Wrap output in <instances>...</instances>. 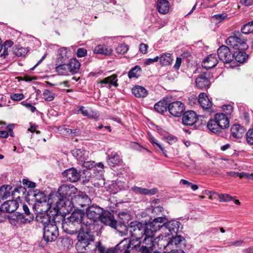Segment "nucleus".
<instances>
[{
	"instance_id": "1",
	"label": "nucleus",
	"mask_w": 253,
	"mask_h": 253,
	"mask_svg": "<svg viewBox=\"0 0 253 253\" xmlns=\"http://www.w3.org/2000/svg\"><path fill=\"white\" fill-rule=\"evenodd\" d=\"M155 219L150 222L142 223L137 221H132L127 224V232H129L131 236L141 239L143 238L144 244H150L155 237L156 228H158Z\"/></svg>"
},
{
	"instance_id": "2",
	"label": "nucleus",
	"mask_w": 253,
	"mask_h": 253,
	"mask_svg": "<svg viewBox=\"0 0 253 253\" xmlns=\"http://www.w3.org/2000/svg\"><path fill=\"white\" fill-rule=\"evenodd\" d=\"M85 212L81 210H75L71 215L63 221V231L70 235L77 234L81 230L86 228Z\"/></svg>"
},
{
	"instance_id": "3",
	"label": "nucleus",
	"mask_w": 253,
	"mask_h": 253,
	"mask_svg": "<svg viewBox=\"0 0 253 253\" xmlns=\"http://www.w3.org/2000/svg\"><path fill=\"white\" fill-rule=\"evenodd\" d=\"M95 230H88V226H86L84 230H81L77 233L78 241L76 244L77 251L87 250L88 252H92V248L94 247L95 237L91 234V232Z\"/></svg>"
},
{
	"instance_id": "4",
	"label": "nucleus",
	"mask_w": 253,
	"mask_h": 253,
	"mask_svg": "<svg viewBox=\"0 0 253 253\" xmlns=\"http://www.w3.org/2000/svg\"><path fill=\"white\" fill-rule=\"evenodd\" d=\"M167 235L163 236L162 239L158 240V245L163 246L164 249L170 250V252H173L174 253H185L184 251L179 249H174V248H182V246L185 245V239L181 235L175 234V236L172 235L171 237L167 238Z\"/></svg>"
},
{
	"instance_id": "5",
	"label": "nucleus",
	"mask_w": 253,
	"mask_h": 253,
	"mask_svg": "<svg viewBox=\"0 0 253 253\" xmlns=\"http://www.w3.org/2000/svg\"><path fill=\"white\" fill-rule=\"evenodd\" d=\"M57 198L55 204L52 203L47 204V214L50 216H53V218H55V216L59 215L63 216L70 211L69 206H67V205H70L71 201L69 199H64L57 195Z\"/></svg>"
},
{
	"instance_id": "6",
	"label": "nucleus",
	"mask_w": 253,
	"mask_h": 253,
	"mask_svg": "<svg viewBox=\"0 0 253 253\" xmlns=\"http://www.w3.org/2000/svg\"><path fill=\"white\" fill-rule=\"evenodd\" d=\"M157 225L156 232L160 230L165 232L166 235L169 236L173 233L176 234L178 231L180 223L176 220L168 221L166 217H158L155 218Z\"/></svg>"
},
{
	"instance_id": "7",
	"label": "nucleus",
	"mask_w": 253,
	"mask_h": 253,
	"mask_svg": "<svg viewBox=\"0 0 253 253\" xmlns=\"http://www.w3.org/2000/svg\"><path fill=\"white\" fill-rule=\"evenodd\" d=\"M103 211L104 210L96 205H92L87 208L85 224L88 226V230H96V227L98 226L99 219Z\"/></svg>"
},
{
	"instance_id": "8",
	"label": "nucleus",
	"mask_w": 253,
	"mask_h": 253,
	"mask_svg": "<svg viewBox=\"0 0 253 253\" xmlns=\"http://www.w3.org/2000/svg\"><path fill=\"white\" fill-rule=\"evenodd\" d=\"M44 219L45 220H42L43 224V240L47 243L52 242L59 235L58 227L56 224L50 223L49 217L44 218Z\"/></svg>"
},
{
	"instance_id": "9",
	"label": "nucleus",
	"mask_w": 253,
	"mask_h": 253,
	"mask_svg": "<svg viewBox=\"0 0 253 253\" xmlns=\"http://www.w3.org/2000/svg\"><path fill=\"white\" fill-rule=\"evenodd\" d=\"M226 43L235 50H246L248 45L246 40L240 33L229 37L226 41Z\"/></svg>"
},
{
	"instance_id": "10",
	"label": "nucleus",
	"mask_w": 253,
	"mask_h": 253,
	"mask_svg": "<svg viewBox=\"0 0 253 253\" xmlns=\"http://www.w3.org/2000/svg\"><path fill=\"white\" fill-rule=\"evenodd\" d=\"M212 79L213 75L210 71H202L196 78V85L197 88L201 89L209 88L211 84V80Z\"/></svg>"
},
{
	"instance_id": "11",
	"label": "nucleus",
	"mask_w": 253,
	"mask_h": 253,
	"mask_svg": "<svg viewBox=\"0 0 253 253\" xmlns=\"http://www.w3.org/2000/svg\"><path fill=\"white\" fill-rule=\"evenodd\" d=\"M30 201L33 202L34 205H37L39 204L46 203V197L43 192L39 190L29 189L28 191L27 202Z\"/></svg>"
},
{
	"instance_id": "12",
	"label": "nucleus",
	"mask_w": 253,
	"mask_h": 253,
	"mask_svg": "<svg viewBox=\"0 0 253 253\" xmlns=\"http://www.w3.org/2000/svg\"><path fill=\"white\" fill-rule=\"evenodd\" d=\"M119 220L117 221L119 224V230H117L121 235H126L127 234V225L129 220L131 219L130 214L127 212H120L118 214Z\"/></svg>"
},
{
	"instance_id": "13",
	"label": "nucleus",
	"mask_w": 253,
	"mask_h": 253,
	"mask_svg": "<svg viewBox=\"0 0 253 253\" xmlns=\"http://www.w3.org/2000/svg\"><path fill=\"white\" fill-rule=\"evenodd\" d=\"M218 58L224 63H230L233 61V55L229 47L222 45L217 50Z\"/></svg>"
},
{
	"instance_id": "14",
	"label": "nucleus",
	"mask_w": 253,
	"mask_h": 253,
	"mask_svg": "<svg viewBox=\"0 0 253 253\" xmlns=\"http://www.w3.org/2000/svg\"><path fill=\"white\" fill-rule=\"evenodd\" d=\"M77 188L71 184H63L60 186L58 189L57 195L64 199H69L72 198L73 195L76 193Z\"/></svg>"
},
{
	"instance_id": "15",
	"label": "nucleus",
	"mask_w": 253,
	"mask_h": 253,
	"mask_svg": "<svg viewBox=\"0 0 253 253\" xmlns=\"http://www.w3.org/2000/svg\"><path fill=\"white\" fill-rule=\"evenodd\" d=\"M199 120L198 115L193 111H188L183 113L182 118V124L187 126H192L194 125V127L197 126V124L198 123Z\"/></svg>"
},
{
	"instance_id": "16",
	"label": "nucleus",
	"mask_w": 253,
	"mask_h": 253,
	"mask_svg": "<svg viewBox=\"0 0 253 253\" xmlns=\"http://www.w3.org/2000/svg\"><path fill=\"white\" fill-rule=\"evenodd\" d=\"M99 220L104 225H109L117 230H119V224L110 212L103 211Z\"/></svg>"
},
{
	"instance_id": "17",
	"label": "nucleus",
	"mask_w": 253,
	"mask_h": 253,
	"mask_svg": "<svg viewBox=\"0 0 253 253\" xmlns=\"http://www.w3.org/2000/svg\"><path fill=\"white\" fill-rule=\"evenodd\" d=\"M168 110L171 115L178 117L183 114L185 105L181 101H174L169 104Z\"/></svg>"
},
{
	"instance_id": "18",
	"label": "nucleus",
	"mask_w": 253,
	"mask_h": 253,
	"mask_svg": "<svg viewBox=\"0 0 253 253\" xmlns=\"http://www.w3.org/2000/svg\"><path fill=\"white\" fill-rule=\"evenodd\" d=\"M63 177L71 182L78 181L81 178L80 171H78L75 168H71L66 169L62 172Z\"/></svg>"
},
{
	"instance_id": "19",
	"label": "nucleus",
	"mask_w": 253,
	"mask_h": 253,
	"mask_svg": "<svg viewBox=\"0 0 253 253\" xmlns=\"http://www.w3.org/2000/svg\"><path fill=\"white\" fill-rule=\"evenodd\" d=\"M11 196L12 198L18 202L20 199L24 198L27 201L28 191L27 189L22 186L15 187L13 190H11Z\"/></svg>"
},
{
	"instance_id": "20",
	"label": "nucleus",
	"mask_w": 253,
	"mask_h": 253,
	"mask_svg": "<svg viewBox=\"0 0 253 253\" xmlns=\"http://www.w3.org/2000/svg\"><path fill=\"white\" fill-rule=\"evenodd\" d=\"M18 207V202L15 200L6 201L0 206L2 212H4L5 214L15 211Z\"/></svg>"
},
{
	"instance_id": "21",
	"label": "nucleus",
	"mask_w": 253,
	"mask_h": 253,
	"mask_svg": "<svg viewBox=\"0 0 253 253\" xmlns=\"http://www.w3.org/2000/svg\"><path fill=\"white\" fill-rule=\"evenodd\" d=\"M229 116L223 113H217L215 115L214 119L218 123L221 129L228 128L229 126Z\"/></svg>"
},
{
	"instance_id": "22",
	"label": "nucleus",
	"mask_w": 253,
	"mask_h": 253,
	"mask_svg": "<svg viewBox=\"0 0 253 253\" xmlns=\"http://www.w3.org/2000/svg\"><path fill=\"white\" fill-rule=\"evenodd\" d=\"M218 61L216 57L215 54H211L203 60L202 66L204 68L207 69H211L214 67L218 63Z\"/></svg>"
},
{
	"instance_id": "23",
	"label": "nucleus",
	"mask_w": 253,
	"mask_h": 253,
	"mask_svg": "<svg viewBox=\"0 0 253 253\" xmlns=\"http://www.w3.org/2000/svg\"><path fill=\"white\" fill-rule=\"evenodd\" d=\"M72 153L79 161V164L82 163L88 159L89 152L82 149H75L72 151Z\"/></svg>"
},
{
	"instance_id": "24",
	"label": "nucleus",
	"mask_w": 253,
	"mask_h": 253,
	"mask_svg": "<svg viewBox=\"0 0 253 253\" xmlns=\"http://www.w3.org/2000/svg\"><path fill=\"white\" fill-rule=\"evenodd\" d=\"M112 48L105 44H98L93 49V53L96 54H101L105 56H109L112 53Z\"/></svg>"
},
{
	"instance_id": "25",
	"label": "nucleus",
	"mask_w": 253,
	"mask_h": 253,
	"mask_svg": "<svg viewBox=\"0 0 253 253\" xmlns=\"http://www.w3.org/2000/svg\"><path fill=\"white\" fill-rule=\"evenodd\" d=\"M131 190L136 194L144 195H154L158 191V189L155 188L149 189L135 186L132 187Z\"/></svg>"
},
{
	"instance_id": "26",
	"label": "nucleus",
	"mask_w": 253,
	"mask_h": 253,
	"mask_svg": "<svg viewBox=\"0 0 253 253\" xmlns=\"http://www.w3.org/2000/svg\"><path fill=\"white\" fill-rule=\"evenodd\" d=\"M198 102L204 110H209L212 107V102L205 92L201 93L199 95Z\"/></svg>"
},
{
	"instance_id": "27",
	"label": "nucleus",
	"mask_w": 253,
	"mask_h": 253,
	"mask_svg": "<svg viewBox=\"0 0 253 253\" xmlns=\"http://www.w3.org/2000/svg\"><path fill=\"white\" fill-rule=\"evenodd\" d=\"M122 162V159L117 152H112L107 155V162L110 167H115L119 165Z\"/></svg>"
},
{
	"instance_id": "28",
	"label": "nucleus",
	"mask_w": 253,
	"mask_h": 253,
	"mask_svg": "<svg viewBox=\"0 0 253 253\" xmlns=\"http://www.w3.org/2000/svg\"><path fill=\"white\" fill-rule=\"evenodd\" d=\"M118 81L117 76L116 74H113L104 78L103 80H100L97 84H100V87H104L102 85L103 84H109L110 85H112L115 87H117L118 86V84H117Z\"/></svg>"
},
{
	"instance_id": "29",
	"label": "nucleus",
	"mask_w": 253,
	"mask_h": 253,
	"mask_svg": "<svg viewBox=\"0 0 253 253\" xmlns=\"http://www.w3.org/2000/svg\"><path fill=\"white\" fill-rule=\"evenodd\" d=\"M245 128L240 125H234L231 128V132L233 137L241 138L245 133Z\"/></svg>"
},
{
	"instance_id": "30",
	"label": "nucleus",
	"mask_w": 253,
	"mask_h": 253,
	"mask_svg": "<svg viewBox=\"0 0 253 253\" xmlns=\"http://www.w3.org/2000/svg\"><path fill=\"white\" fill-rule=\"evenodd\" d=\"M12 186L10 185H3L0 187V202L11 196Z\"/></svg>"
},
{
	"instance_id": "31",
	"label": "nucleus",
	"mask_w": 253,
	"mask_h": 253,
	"mask_svg": "<svg viewBox=\"0 0 253 253\" xmlns=\"http://www.w3.org/2000/svg\"><path fill=\"white\" fill-rule=\"evenodd\" d=\"M115 250L117 253H130L132 250L127 244V241L124 239L116 245Z\"/></svg>"
},
{
	"instance_id": "32",
	"label": "nucleus",
	"mask_w": 253,
	"mask_h": 253,
	"mask_svg": "<svg viewBox=\"0 0 253 253\" xmlns=\"http://www.w3.org/2000/svg\"><path fill=\"white\" fill-rule=\"evenodd\" d=\"M169 4L167 0H158L157 4V8L158 12L161 14H166L169 11Z\"/></svg>"
},
{
	"instance_id": "33",
	"label": "nucleus",
	"mask_w": 253,
	"mask_h": 253,
	"mask_svg": "<svg viewBox=\"0 0 253 253\" xmlns=\"http://www.w3.org/2000/svg\"><path fill=\"white\" fill-rule=\"evenodd\" d=\"M233 53V60L235 59L238 62L244 63L247 61L249 55L244 51V50H236Z\"/></svg>"
},
{
	"instance_id": "34",
	"label": "nucleus",
	"mask_w": 253,
	"mask_h": 253,
	"mask_svg": "<svg viewBox=\"0 0 253 253\" xmlns=\"http://www.w3.org/2000/svg\"><path fill=\"white\" fill-rule=\"evenodd\" d=\"M132 94L137 98L145 97L148 94L147 90L143 86L136 85L132 88Z\"/></svg>"
},
{
	"instance_id": "35",
	"label": "nucleus",
	"mask_w": 253,
	"mask_h": 253,
	"mask_svg": "<svg viewBox=\"0 0 253 253\" xmlns=\"http://www.w3.org/2000/svg\"><path fill=\"white\" fill-rule=\"evenodd\" d=\"M67 65H68L70 73L72 75L78 73L81 66L79 61L74 58H71Z\"/></svg>"
},
{
	"instance_id": "36",
	"label": "nucleus",
	"mask_w": 253,
	"mask_h": 253,
	"mask_svg": "<svg viewBox=\"0 0 253 253\" xmlns=\"http://www.w3.org/2000/svg\"><path fill=\"white\" fill-rule=\"evenodd\" d=\"M168 106L169 104L167 100L164 99L156 103L154 105V109L156 112L160 114H163L167 111Z\"/></svg>"
},
{
	"instance_id": "37",
	"label": "nucleus",
	"mask_w": 253,
	"mask_h": 253,
	"mask_svg": "<svg viewBox=\"0 0 253 253\" xmlns=\"http://www.w3.org/2000/svg\"><path fill=\"white\" fill-rule=\"evenodd\" d=\"M208 129L212 132L214 133H219L221 131V128L219 126L218 123L214 118L211 119L207 125Z\"/></svg>"
},
{
	"instance_id": "38",
	"label": "nucleus",
	"mask_w": 253,
	"mask_h": 253,
	"mask_svg": "<svg viewBox=\"0 0 253 253\" xmlns=\"http://www.w3.org/2000/svg\"><path fill=\"white\" fill-rule=\"evenodd\" d=\"M156 239L154 238L152 242L150 244H145L146 246H142L139 248L137 253H152L153 251V248L155 246V241Z\"/></svg>"
},
{
	"instance_id": "39",
	"label": "nucleus",
	"mask_w": 253,
	"mask_h": 253,
	"mask_svg": "<svg viewBox=\"0 0 253 253\" xmlns=\"http://www.w3.org/2000/svg\"><path fill=\"white\" fill-rule=\"evenodd\" d=\"M172 60V54L169 53H163L160 57V63L163 66H167L171 64Z\"/></svg>"
},
{
	"instance_id": "40",
	"label": "nucleus",
	"mask_w": 253,
	"mask_h": 253,
	"mask_svg": "<svg viewBox=\"0 0 253 253\" xmlns=\"http://www.w3.org/2000/svg\"><path fill=\"white\" fill-rule=\"evenodd\" d=\"M124 240L127 241V244L132 250L140 247L141 243V239H137L136 238L131 236V238H125Z\"/></svg>"
},
{
	"instance_id": "41",
	"label": "nucleus",
	"mask_w": 253,
	"mask_h": 253,
	"mask_svg": "<svg viewBox=\"0 0 253 253\" xmlns=\"http://www.w3.org/2000/svg\"><path fill=\"white\" fill-rule=\"evenodd\" d=\"M20 218V226L32 222L34 219V215H25L23 213H19Z\"/></svg>"
},
{
	"instance_id": "42",
	"label": "nucleus",
	"mask_w": 253,
	"mask_h": 253,
	"mask_svg": "<svg viewBox=\"0 0 253 253\" xmlns=\"http://www.w3.org/2000/svg\"><path fill=\"white\" fill-rule=\"evenodd\" d=\"M56 72L60 75L65 76L70 73L67 64H60L56 67Z\"/></svg>"
},
{
	"instance_id": "43",
	"label": "nucleus",
	"mask_w": 253,
	"mask_h": 253,
	"mask_svg": "<svg viewBox=\"0 0 253 253\" xmlns=\"http://www.w3.org/2000/svg\"><path fill=\"white\" fill-rule=\"evenodd\" d=\"M142 70L140 67L138 65H136L128 73V77L129 79L133 78H138L140 76Z\"/></svg>"
},
{
	"instance_id": "44",
	"label": "nucleus",
	"mask_w": 253,
	"mask_h": 253,
	"mask_svg": "<svg viewBox=\"0 0 253 253\" xmlns=\"http://www.w3.org/2000/svg\"><path fill=\"white\" fill-rule=\"evenodd\" d=\"M19 212H16L12 215H6V218H8L9 223L13 226H20V218L19 216Z\"/></svg>"
},
{
	"instance_id": "45",
	"label": "nucleus",
	"mask_w": 253,
	"mask_h": 253,
	"mask_svg": "<svg viewBox=\"0 0 253 253\" xmlns=\"http://www.w3.org/2000/svg\"><path fill=\"white\" fill-rule=\"evenodd\" d=\"M241 31L242 33L245 34H249L253 32V20L244 25L241 27Z\"/></svg>"
},
{
	"instance_id": "46",
	"label": "nucleus",
	"mask_w": 253,
	"mask_h": 253,
	"mask_svg": "<svg viewBox=\"0 0 253 253\" xmlns=\"http://www.w3.org/2000/svg\"><path fill=\"white\" fill-rule=\"evenodd\" d=\"M13 44V42L10 40H6L3 45V51L0 54V56H3L5 57L6 55H8V48L11 47Z\"/></svg>"
},
{
	"instance_id": "47",
	"label": "nucleus",
	"mask_w": 253,
	"mask_h": 253,
	"mask_svg": "<svg viewBox=\"0 0 253 253\" xmlns=\"http://www.w3.org/2000/svg\"><path fill=\"white\" fill-rule=\"evenodd\" d=\"M42 95L43 98L46 101H51L53 100L55 97L54 93L48 89H44Z\"/></svg>"
},
{
	"instance_id": "48",
	"label": "nucleus",
	"mask_w": 253,
	"mask_h": 253,
	"mask_svg": "<svg viewBox=\"0 0 253 253\" xmlns=\"http://www.w3.org/2000/svg\"><path fill=\"white\" fill-rule=\"evenodd\" d=\"M92 253H95L97 251L99 253H104L105 252V247L102 245L100 241H98L96 243L94 242V247H93Z\"/></svg>"
},
{
	"instance_id": "49",
	"label": "nucleus",
	"mask_w": 253,
	"mask_h": 253,
	"mask_svg": "<svg viewBox=\"0 0 253 253\" xmlns=\"http://www.w3.org/2000/svg\"><path fill=\"white\" fill-rule=\"evenodd\" d=\"M128 50V47L126 43L120 44L116 48L118 53L124 54Z\"/></svg>"
},
{
	"instance_id": "50",
	"label": "nucleus",
	"mask_w": 253,
	"mask_h": 253,
	"mask_svg": "<svg viewBox=\"0 0 253 253\" xmlns=\"http://www.w3.org/2000/svg\"><path fill=\"white\" fill-rule=\"evenodd\" d=\"M246 140L250 145H253V128H250L246 133Z\"/></svg>"
},
{
	"instance_id": "51",
	"label": "nucleus",
	"mask_w": 253,
	"mask_h": 253,
	"mask_svg": "<svg viewBox=\"0 0 253 253\" xmlns=\"http://www.w3.org/2000/svg\"><path fill=\"white\" fill-rule=\"evenodd\" d=\"M222 108L223 111V113L229 117L230 116V115L233 112V108L230 105H223Z\"/></svg>"
},
{
	"instance_id": "52",
	"label": "nucleus",
	"mask_w": 253,
	"mask_h": 253,
	"mask_svg": "<svg viewBox=\"0 0 253 253\" xmlns=\"http://www.w3.org/2000/svg\"><path fill=\"white\" fill-rule=\"evenodd\" d=\"M80 164L86 169H91L96 165L95 162L87 160L83 162L82 163H81Z\"/></svg>"
},
{
	"instance_id": "53",
	"label": "nucleus",
	"mask_w": 253,
	"mask_h": 253,
	"mask_svg": "<svg viewBox=\"0 0 253 253\" xmlns=\"http://www.w3.org/2000/svg\"><path fill=\"white\" fill-rule=\"evenodd\" d=\"M218 197L219 201L223 202L230 201L233 199V197L227 194H220L218 195Z\"/></svg>"
},
{
	"instance_id": "54",
	"label": "nucleus",
	"mask_w": 253,
	"mask_h": 253,
	"mask_svg": "<svg viewBox=\"0 0 253 253\" xmlns=\"http://www.w3.org/2000/svg\"><path fill=\"white\" fill-rule=\"evenodd\" d=\"M227 15L225 13H221L214 15L212 17L213 20H216L218 22H221L223 20L227 18Z\"/></svg>"
},
{
	"instance_id": "55",
	"label": "nucleus",
	"mask_w": 253,
	"mask_h": 253,
	"mask_svg": "<svg viewBox=\"0 0 253 253\" xmlns=\"http://www.w3.org/2000/svg\"><path fill=\"white\" fill-rule=\"evenodd\" d=\"M22 183L24 185L27 186L28 188H34L36 186V184L35 182L30 181L27 179H23Z\"/></svg>"
},
{
	"instance_id": "56",
	"label": "nucleus",
	"mask_w": 253,
	"mask_h": 253,
	"mask_svg": "<svg viewBox=\"0 0 253 253\" xmlns=\"http://www.w3.org/2000/svg\"><path fill=\"white\" fill-rule=\"evenodd\" d=\"M90 109H86L85 107L81 106L78 111V113H81L84 116L88 117Z\"/></svg>"
},
{
	"instance_id": "57",
	"label": "nucleus",
	"mask_w": 253,
	"mask_h": 253,
	"mask_svg": "<svg viewBox=\"0 0 253 253\" xmlns=\"http://www.w3.org/2000/svg\"><path fill=\"white\" fill-rule=\"evenodd\" d=\"M10 97L13 100L20 101L24 98V95L22 93H14L11 95Z\"/></svg>"
},
{
	"instance_id": "58",
	"label": "nucleus",
	"mask_w": 253,
	"mask_h": 253,
	"mask_svg": "<svg viewBox=\"0 0 253 253\" xmlns=\"http://www.w3.org/2000/svg\"><path fill=\"white\" fill-rule=\"evenodd\" d=\"M27 53V51L25 48L20 47L18 48L17 51L15 52V54L18 56H25Z\"/></svg>"
},
{
	"instance_id": "59",
	"label": "nucleus",
	"mask_w": 253,
	"mask_h": 253,
	"mask_svg": "<svg viewBox=\"0 0 253 253\" xmlns=\"http://www.w3.org/2000/svg\"><path fill=\"white\" fill-rule=\"evenodd\" d=\"M87 54V50L84 48H79L77 51V55L78 57H82L85 56Z\"/></svg>"
},
{
	"instance_id": "60",
	"label": "nucleus",
	"mask_w": 253,
	"mask_h": 253,
	"mask_svg": "<svg viewBox=\"0 0 253 253\" xmlns=\"http://www.w3.org/2000/svg\"><path fill=\"white\" fill-rule=\"evenodd\" d=\"M159 59L160 57L158 56H156L154 58H147L145 60L144 63L145 65H150L154 62H157Z\"/></svg>"
},
{
	"instance_id": "61",
	"label": "nucleus",
	"mask_w": 253,
	"mask_h": 253,
	"mask_svg": "<svg viewBox=\"0 0 253 253\" xmlns=\"http://www.w3.org/2000/svg\"><path fill=\"white\" fill-rule=\"evenodd\" d=\"M237 176H239L240 178H243L246 177L248 179H253V173L247 174L244 172H238Z\"/></svg>"
},
{
	"instance_id": "62",
	"label": "nucleus",
	"mask_w": 253,
	"mask_h": 253,
	"mask_svg": "<svg viewBox=\"0 0 253 253\" xmlns=\"http://www.w3.org/2000/svg\"><path fill=\"white\" fill-rule=\"evenodd\" d=\"M21 103L23 105L25 106L27 108V109L30 110L32 113H34L37 111L36 108L35 106H33L31 103H24L23 102H22Z\"/></svg>"
},
{
	"instance_id": "63",
	"label": "nucleus",
	"mask_w": 253,
	"mask_h": 253,
	"mask_svg": "<svg viewBox=\"0 0 253 253\" xmlns=\"http://www.w3.org/2000/svg\"><path fill=\"white\" fill-rule=\"evenodd\" d=\"M64 129L68 133L72 134L73 136H76L79 134V131L77 129H72L69 128H65Z\"/></svg>"
},
{
	"instance_id": "64",
	"label": "nucleus",
	"mask_w": 253,
	"mask_h": 253,
	"mask_svg": "<svg viewBox=\"0 0 253 253\" xmlns=\"http://www.w3.org/2000/svg\"><path fill=\"white\" fill-rule=\"evenodd\" d=\"M148 45L145 43H140L139 45V51L143 54H146L147 52Z\"/></svg>"
}]
</instances>
